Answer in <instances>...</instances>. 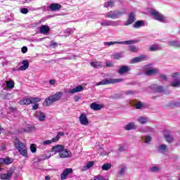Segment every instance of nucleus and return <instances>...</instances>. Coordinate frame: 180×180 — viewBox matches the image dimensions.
<instances>
[{
	"label": "nucleus",
	"instance_id": "nucleus-1",
	"mask_svg": "<svg viewBox=\"0 0 180 180\" xmlns=\"http://www.w3.org/2000/svg\"><path fill=\"white\" fill-rule=\"evenodd\" d=\"M63 97V92L59 91L53 95L50 96L49 97L46 98L43 103L44 106H51L54 102H57V101H60Z\"/></svg>",
	"mask_w": 180,
	"mask_h": 180
},
{
	"label": "nucleus",
	"instance_id": "nucleus-2",
	"mask_svg": "<svg viewBox=\"0 0 180 180\" xmlns=\"http://www.w3.org/2000/svg\"><path fill=\"white\" fill-rule=\"evenodd\" d=\"M14 146L20 155L27 158V148H26L24 143H22L19 141V140L16 139L14 141Z\"/></svg>",
	"mask_w": 180,
	"mask_h": 180
},
{
	"label": "nucleus",
	"instance_id": "nucleus-3",
	"mask_svg": "<svg viewBox=\"0 0 180 180\" xmlns=\"http://www.w3.org/2000/svg\"><path fill=\"white\" fill-rule=\"evenodd\" d=\"M126 11L124 10L122 11H110L108 13H105V18H110V19H117L119 16H122V15H124Z\"/></svg>",
	"mask_w": 180,
	"mask_h": 180
},
{
	"label": "nucleus",
	"instance_id": "nucleus-4",
	"mask_svg": "<svg viewBox=\"0 0 180 180\" xmlns=\"http://www.w3.org/2000/svg\"><path fill=\"white\" fill-rule=\"evenodd\" d=\"M123 81V79H104L101 80V82L96 83L97 86L99 85H109L110 84H118L119 82H122Z\"/></svg>",
	"mask_w": 180,
	"mask_h": 180
},
{
	"label": "nucleus",
	"instance_id": "nucleus-5",
	"mask_svg": "<svg viewBox=\"0 0 180 180\" xmlns=\"http://www.w3.org/2000/svg\"><path fill=\"white\" fill-rule=\"evenodd\" d=\"M179 72H174L172 74V77L174 78L173 81L171 83V86L174 88H179L180 86V77Z\"/></svg>",
	"mask_w": 180,
	"mask_h": 180
},
{
	"label": "nucleus",
	"instance_id": "nucleus-6",
	"mask_svg": "<svg viewBox=\"0 0 180 180\" xmlns=\"http://www.w3.org/2000/svg\"><path fill=\"white\" fill-rule=\"evenodd\" d=\"M63 136H64V132L59 131L55 138H53L52 140L44 141L42 144L44 146H49V144H51V143H56V141H58V140H60V137Z\"/></svg>",
	"mask_w": 180,
	"mask_h": 180
},
{
	"label": "nucleus",
	"instance_id": "nucleus-7",
	"mask_svg": "<svg viewBox=\"0 0 180 180\" xmlns=\"http://www.w3.org/2000/svg\"><path fill=\"white\" fill-rule=\"evenodd\" d=\"M136 43L135 40H129V41H110L105 42V46H112V44H134Z\"/></svg>",
	"mask_w": 180,
	"mask_h": 180
},
{
	"label": "nucleus",
	"instance_id": "nucleus-8",
	"mask_svg": "<svg viewBox=\"0 0 180 180\" xmlns=\"http://www.w3.org/2000/svg\"><path fill=\"white\" fill-rule=\"evenodd\" d=\"M150 14L152 16H155L154 19H155V20H158L159 22H164L165 20V17L157 11H151Z\"/></svg>",
	"mask_w": 180,
	"mask_h": 180
},
{
	"label": "nucleus",
	"instance_id": "nucleus-9",
	"mask_svg": "<svg viewBox=\"0 0 180 180\" xmlns=\"http://www.w3.org/2000/svg\"><path fill=\"white\" fill-rule=\"evenodd\" d=\"M150 89L153 91V92H158L160 94H165V90L164 89V86L158 84H152L150 86Z\"/></svg>",
	"mask_w": 180,
	"mask_h": 180
},
{
	"label": "nucleus",
	"instance_id": "nucleus-10",
	"mask_svg": "<svg viewBox=\"0 0 180 180\" xmlns=\"http://www.w3.org/2000/svg\"><path fill=\"white\" fill-rule=\"evenodd\" d=\"M13 174H15V170L11 169L6 174H1L0 178L3 180H11Z\"/></svg>",
	"mask_w": 180,
	"mask_h": 180
},
{
	"label": "nucleus",
	"instance_id": "nucleus-11",
	"mask_svg": "<svg viewBox=\"0 0 180 180\" xmlns=\"http://www.w3.org/2000/svg\"><path fill=\"white\" fill-rule=\"evenodd\" d=\"M70 174H72V168L65 169L63 172L60 174V179L61 180L67 179V176H68Z\"/></svg>",
	"mask_w": 180,
	"mask_h": 180
},
{
	"label": "nucleus",
	"instance_id": "nucleus-12",
	"mask_svg": "<svg viewBox=\"0 0 180 180\" xmlns=\"http://www.w3.org/2000/svg\"><path fill=\"white\" fill-rule=\"evenodd\" d=\"M60 158H68L70 157H72V153L70 150H67L65 149L62 150L60 153L59 154Z\"/></svg>",
	"mask_w": 180,
	"mask_h": 180
},
{
	"label": "nucleus",
	"instance_id": "nucleus-13",
	"mask_svg": "<svg viewBox=\"0 0 180 180\" xmlns=\"http://www.w3.org/2000/svg\"><path fill=\"white\" fill-rule=\"evenodd\" d=\"M79 120L81 123V124H83V126H86L89 124V121L88 120V117H86V114L82 113L79 117Z\"/></svg>",
	"mask_w": 180,
	"mask_h": 180
},
{
	"label": "nucleus",
	"instance_id": "nucleus-14",
	"mask_svg": "<svg viewBox=\"0 0 180 180\" xmlns=\"http://www.w3.org/2000/svg\"><path fill=\"white\" fill-rule=\"evenodd\" d=\"M158 151L161 154H165V153H168V151H169V148H168V146H167L165 144H162V145L159 146Z\"/></svg>",
	"mask_w": 180,
	"mask_h": 180
},
{
	"label": "nucleus",
	"instance_id": "nucleus-15",
	"mask_svg": "<svg viewBox=\"0 0 180 180\" xmlns=\"http://www.w3.org/2000/svg\"><path fill=\"white\" fill-rule=\"evenodd\" d=\"M22 65L18 68V71H25L29 68V61L27 60H24L22 61Z\"/></svg>",
	"mask_w": 180,
	"mask_h": 180
},
{
	"label": "nucleus",
	"instance_id": "nucleus-16",
	"mask_svg": "<svg viewBox=\"0 0 180 180\" xmlns=\"http://www.w3.org/2000/svg\"><path fill=\"white\" fill-rule=\"evenodd\" d=\"M64 150V146L62 145H57L52 148V153H55V154H57V153H59V155L60 153Z\"/></svg>",
	"mask_w": 180,
	"mask_h": 180
},
{
	"label": "nucleus",
	"instance_id": "nucleus-17",
	"mask_svg": "<svg viewBox=\"0 0 180 180\" xmlns=\"http://www.w3.org/2000/svg\"><path fill=\"white\" fill-rule=\"evenodd\" d=\"M61 8H63V6H61V4H57V3H53V4H51L50 6H49V9L51 11H60V9H61Z\"/></svg>",
	"mask_w": 180,
	"mask_h": 180
},
{
	"label": "nucleus",
	"instance_id": "nucleus-18",
	"mask_svg": "<svg viewBox=\"0 0 180 180\" xmlns=\"http://www.w3.org/2000/svg\"><path fill=\"white\" fill-rule=\"evenodd\" d=\"M165 139L169 143H174V141L175 140V138L173 136V135L169 133L165 134Z\"/></svg>",
	"mask_w": 180,
	"mask_h": 180
},
{
	"label": "nucleus",
	"instance_id": "nucleus-19",
	"mask_svg": "<svg viewBox=\"0 0 180 180\" xmlns=\"http://www.w3.org/2000/svg\"><path fill=\"white\" fill-rule=\"evenodd\" d=\"M130 69H129V66H121L120 70H117V72L120 75H123V74H126V72H129Z\"/></svg>",
	"mask_w": 180,
	"mask_h": 180
},
{
	"label": "nucleus",
	"instance_id": "nucleus-20",
	"mask_svg": "<svg viewBox=\"0 0 180 180\" xmlns=\"http://www.w3.org/2000/svg\"><path fill=\"white\" fill-rule=\"evenodd\" d=\"M84 91V86L79 85L71 90H69V94H77V92H81Z\"/></svg>",
	"mask_w": 180,
	"mask_h": 180
},
{
	"label": "nucleus",
	"instance_id": "nucleus-21",
	"mask_svg": "<svg viewBox=\"0 0 180 180\" xmlns=\"http://www.w3.org/2000/svg\"><path fill=\"white\" fill-rule=\"evenodd\" d=\"M39 32L42 34H47L50 32V27H49L48 25H42L39 28Z\"/></svg>",
	"mask_w": 180,
	"mask_h": 180
},
{
	"label": "nucleus",
	"instance_id": "nucleus-22",
	"mask_svg": "<svg viewBox=\"0 0 180 180\" xmlns=\"http://www.w3.org/2000/svg\"><path fill=\"white\" fill-rule=\"evenodd\" d=\"M36 130V128L33 126H28L25 128L21 129L20 131V133H24L25 131L26 133H30V131H34Z\"/></svg>",
	"mask_w": 180,
	"mask_h": 180
},
{
	"label": "nucleus",
	"instance_id": "nucleus-23",
	"mask_svg": "<svg viewBox=\"0 0 180 180\" xmlns=\"http://www.w3.org/2000/svg\"><path fill=\"white\" fill-rule=\"evenodd\" d=\"M135 15L134 13H131L129 15L128 20L127 21L125 25L128 26V25H131L134 22Z\"/></svg>",
	"mask_w": 180,
	"mask_h": 180
},
{
	"label": "nucleus",
	"instance_id": "nucleus-24",
	"mask_svg": "<svg viewBox=\"0 0 180 180\" xmlns=\"http://www.w3.org/2000/svg\"><path fill=\"white\" fill-rule=\"evenodd\" d=\"M101 26H116V22L110 20H104L101 22Z\"/></svg>",
	"mask_w": 180,
	"mask_h": 180
},
{
	"label": "nucleus",
	"instance_id": "nucleus-25",
	"mask_svg": "<svg viewBox=\"0 0 180 180\" xmlns=\"http://www.w3.org/2000/svg\"><path fill=\"white\" fill-rule=\"evenodd\" d=\"M91 109H93V110H101L103 106L102 105H99L96 103H93L90 105Z\"/></svg>",
	"mask_w": 180,
	"mask_h": 180
},
{
	"label": "nucleus",
	"instance_id": "nucleus-26",
	"mask_svg": "<svg viewBox=\"0 0 180 180\" xmlns=\"http://www.w3.org/2000/svg\"><path fill=\"white\" fill-rule=\"evenodd\" d=\"M95 165V162L94 161H90L86 163V166L83 167L82 168V171H86L87 169H89V168H92Z\"/></svg>",
	"mask_w": 180,
	"mask_h": 180
},
{
	"label": "nucleus",
	"instance_id": "nucleus-27",
	"mask_svg": "<svg viewBox=\"0 0 180 180\" xmlns=\"http://www.w3.org/2000/svg\"><path fill=\"white\" fill-rule=\"evenodd\" d=\"M136 129V124L134 122H129L124 127V129L127 131L134 130Z\"/></svg>",
	"mask_w": 180,
	"mask_h": 180
},
{
	"label": "nucleus",
	"instance_id": "nucleus-28",
	"mask_svg": "<svg viewBox=\"0 0 180 180\" xmlns=\"http://www.w3.org/2000/svg\"><path fill=\"white\" fill-rule=\"evenodd\" d=\"M167 44H169V46H172V47H176L177 49H179L180 47V41H170L167 42Z\"/></svg>",
	"mask_w": 180,
	"mask_h": 180
},
{
	"label": "nucleus",
	"instance_id": "nucleus-29",
	"mask_svg": "<svg viewBox=\"0 0 180 180\" xmlns=\"http://www.w3.org/2000/svg\"><path fill=\"white\" fill-rule=\"evenodd\" d=\"M90 65L94 68H101L102 63L99 61L91 62Z\"/></svg>",
	"mask_w": 180,
	"mask_h": 180
},
{
	"label": "nucleus",
	"instance_id": "nucleus-30",
	"mask_svg": "<svg viewBox=\"0 0 180 180\" xmlns=\"http://www.w3.org/2000/svg\"><path fill=\"white\" fill-rule=\"evenodd\" d=\"M20 105H30V98H25L24 99H22L19 102Z\"/></svg>",
	"mask_w": 180,
	"mask_h": 180
},
{
	"label": "nucleus",
	"instance_id": "nucleus-31",
	"mask_svg": "<svg viewBox=\"0 0 180 180\" xmlns=\"http://www.w3.org/2000/svg\"><path fill=\"white\" fill-rule=\"evenodd\" d=\"M137 122H139V123H140L141 124H146V123L148 122V118L146 117H139L137 119Z\"/></svg>",
	"mask_w": 180,
	"mask_h": 180
},
{
	"label": "nucleus",
	"instance_id": "nucleus-32",
	"mask_svg": "<svg viewBox=\"0 0 180 180\" xmlns=\"http://www.w3.org/2000/svg\"><path fill=\"white\" fill-rule=\"evenodd\" d=\"M148 57L146 55H141L136 58V63H141V61H146Z\"/></svg>",
	"mask_w": 180,
	"mask_h": 180
},
{
	"label": "nucleus",
	"instance_id": "nucleus-33",
	"mask_svg": "<svg viewBox=\"0 0 180 180\" xmlns=\"http://www.w3.org/2000/svg\"><path fill=\"white\" fill-rule=\"evenodd\" d=\"M110 168H112V164L110 163H105L101 167V169H103V171H109Z\"/></svg>",
	"mask_w": 180,
	"mask_h": 180
},
{
	"label": "nucleus",
	"instance_id": "nucleus-34",
	"mask_svg": "<svg viewBox=\"0 0 180 180\" xmlns=\"http://www.w3.org/2000/svg\"><path fill=\"white\" fill-rule=\"evenodd\" d=\"M136 109H146V104L143 103V102L139 101L136 103Z\"/></svg>",
	"mask_w": 180,
	"mask_h": 180
},
{
	"label": "nucleus",
	"instance_id": "nucleus-35",
	"mask_svg": "<svg viewBox=\"0 0 180 180\" xmlns=\"http://www.w3.org/2000/svg\"><path fill=\"white\" fill-rule=\"evenodd\" d=\"M113 5H115V1L113 0H110L104 4V8H112Z\"/></svg>",
	"mask_w": 180,
	"mask_h": 180
},
{
	"label": "nucleus",
	"instance_id": "nucleus-36",
	"mask_svg": "<svg viewBox=\"0 0 180 180\" xmlns=\"http://www.w3.org/2000/svg\"><path fill=\"white\" fill-rule=\"evenodd\" d=\"M41 101V98H37V97L30 98V103L36 104L37 103V102H40Z\"/></svg>",
	"mask_w": 180,
	"mask_h": 180
},
{
	"label": "nucleus",
	"instance_id": "nucleus-37",
	"mask_svg": "<svg viewBox=\"0 0 180 180\" xmlns=\"http://www.w3.org/2000/svg\"><path fill=\"white\" fill-rule=\"evenodd\" d=\"M157 72V70L152 68L150 70H148L146 72V75H154Z\"/></svg>",
	"mask_w": 180,
	"mask_h": 180
},
{
	"label": "nucleus",
	"instance_id": "nucleus-38",
	"mask_svg": "<svg viewBox=\"0 0 180 180\" xmlns=\"http://www.w3.org/2000/svg\"><path fill=\"white\" fill-rule=\"evenodd\" d=\"M6 86L8 89H12L15 86V82L12 80L7 82Z\"/></svg>",
	"mask_w": 180,
	"mask_h": 180
},
{
	"label": "nucleus",
	"instance_id": "nucleus-39",
	"mask_svg": "<svg viewBox=\"0 0 180 180\" xmlns=\"http://www.w3.org/2000/svg\"><path fill=\"white\" fill-rule=\"evenodd\" d=\"M38 119L40 122H44L46 120V114L40 111Z\"/></svg>",
	"mask_w": 180,
	"mask_h": 180
},
{
	"label": "nucleus",
	"instance_id": "nucleus-40",
	"mask_svg": "<svg viewBox=\"0 0 180 180\" xmlns=\"http://www.w3.org/2000/svg\"><path fill=\"white\" fill-rule=\"evenodd\" d=\"M4 165H9V164H12V159L10 158H3Z\"/></svg>",
	"mask_w": 180,
	"mask_h": 180
},
{
	"label": "nucleus",
	"instance_id": "nucleus-41",
	"mask_svg": "<svg viewBox=\"0 0 180 180\" xmlns=\"http://www.w3.org/2000/svg\"><path fill=\"white\" fill-rule=\"evenodd\" d=\"M126 169H127L126 166L121 167L119 171V175H121V176L124 175V172H126Z\"/></svg>",
	"mask_w": 180,
	"mask_h": 180
},
{
	"label": "nucleus",
	"instance_id": "nucleus-42",
	"mask_svg": "<svg viewBox=\"0 0 180 180\" xmlns=\"http://www.w3.org/2000/svg\"><path fill=\"white\" fill-rule=\"evenodd\" d=\"M129 46L128 51H131V53H136V46L131 44H127Z\"/></svg>",
	"mask_w": 180,
	"mask_h": 180
},
{
	"label": "nucleus",
	"instance_id": "nucleus-43",
	"mask_svg": "<svg viewBox=\"0 0 180 180\" xmlns=\"http://www.w3.org/2000/svg\"><path fill=\"white\" fill-rule=\"evenodd\" d=\"M141 26H144V21L138 20L136 22V27H141Z\"/></svg>",
	"mask_w": 180,
	"mask_h": 180
},
{
	"label": "nucleus",
	"instance_id": "nucleus-44",
	"mask_svg": "<svg viewBox=\"0 0 180 180\" xmlns=\"http://www.w3.org/2000/svg\"><path fill=\"white\" fill-rule=\"evenodd\" d=\"M30 150H31V153H36V151H37V148H36V145L34 143H32L30 145Z\"/></svg>",
	"mask_w": 180,
	"mask_h": 180
},
{
	"label": "nucleus",
	"instance_id": "nucleus-45",
	"mask_svg": "<svg viewBox=\"0 0 180 180\" xmlns=\"http://www.w3.org/2000/svg\"><path fill=\"white\" fill-rule=\"evenodd\" d=\"M160 171V167L157 166H153L150 168V172H158Z\"/></svg>",
	"mask_w": 180,
	"mask_h": 180
},
{
	"label": "nucleus",
	"instance_id": "nucleus-46",
	"mask_svg": "<svg viewBox=\"0 0 180 180\" xmlns=\"http://www.w3.org/2000/svg\"><path fill=\"white\" fill-rule=\"evenodd\" d=\"M21 13H23L24 15H27V13H29V9L26 8H22L20 9Z\"/></svg>",
	"mask_w": 180,
	"mask_h": 180
},
{
	"label": "nucleus",
	"instance_id": "nucleus-47",
	"mask_svg": "<svg viewBox=\"0 0 180 180\" xmlns=\"http://www.w3.org/2000/svg\"><path fill=\"white\" fill-rule=\"evenodd\" d=\"M113 58L115 60H119V58H122V55H120V53H117L113 55Z\"/></svg>",
	"mask_w": 180,
	"mask_h": 180
},
{
	"label": "nucleus",
	"instance_id": "nucleus-48",
	"mask_svg": "<svg viewBox=\"0 0 180 180\" xmlns=\"http://www.w3.org/2000/svg\"><path fill=\"white\" fill-rule=\"evenodd\" d=\"M150 50V51H156V50H158V46H157V45H152Z\"/></svg>",
	"mask_w": 180,
	"mask_h": 180
},
{
	"label": "nucleus",
	"instance_id": "nucleus-49",
	"mask_svg": "<svg viewBox=\"0 0 180 180\" xmlns=\"http://www.w3.org/2000/svg\"><path fill=\"white\" fill-rule=\"evenodd\" d=\"M37 109H39V103H37L32 106V110H37Z\"/></svg>",
	"mask_w": 180,
	"mask_h": 180
},
{
	"label": "nucleus",
	"instance_id": "nucleus-50",
	"mask_svg": "<svg viewBox=\"0 0 180 180\" xmlns=\"http://www.w3.org/2000/svg\"><path fill=\"white\" fill-rule=\"evenodd\" d=\"M21 51H22V53H23V54H25V53H27V47L23 46V47L21 49Z\"/></svg>",
	"mask_w": 180,
	"mask_h": 180
},
{
	"label": "nucleus",
	"instance_id": "nucleus-51",
	"mask_svg": "<svg viewBox=\"0 0 180 180\" xmlns=\"http://www.w3.org/2000/svg\"><path fill=\"white\" fill-rule=\"evenodd\" d=\"M150 141H151V137L150 136H146V139H145V143H150Z\"/></svg>",
	"mask_w": 180,
	"mask_h": 180
},
{
	"label": "nucleus",
	"instance_id": "nucleus-52",
	"mask_svg": "<svg viewBox=\"0 0 180 180\" xmlns=\"http://www.w3.org/2000/svg\"><path fill=\"white\" fill-rule=\"evenodd\" d=\"M105 67H113V63L112 62H106Z\"/></svg>",
	"mask_w": 180,
	"mask_h": 180
},
{
	"label": "nucleus",
	"instance_id": "nucleus-53",
	"mask_svg": "<svg viewBox=\"0 0 180 180\" xmlns=\"http://www.w3.org/2000/svg\"><path fill=\"white\" fill-rule=\"evenodd\" d=\"M160 78H161L162 79H163L164 81H167V76L165 75H162L161 74L160 75Z\"/></svg>",
	"mask_w": 180,
	"mask_h": 180
},
{
	"label": "nucleus",
	"instance_id": "nucleus-54",
	"mask_svg": "<svg viewBox=\"0 0 180 180\" xmlns=\"http://www.w3.org/2000/svg\"><path fill=\"white\" fill-rule=\"evenodd\" d=\"M50 46L51 47H57V42L51 41Z\"/></svg>",
	"mask_w": 180,
	"mask_h": 180
},
{
	"label": "nucleus",
	"instance_id": "nucleus-55",
	"mask_svg": "<svg viewBox=\"0 0 180 180\" xmlns=\"http://www.w3.org/2000/svg\"><path fill=\"white\" fill-rule=\"evenodd\" d=\"M79 99H81V98L79 96H75L74 97L75 102H78V101H79Z\"/></svg>",
	"mask_w": 180,
	"mask_h": 180
},
{
	"label": "nucleus",
	"instance_id": "nucleus-56",
	"mask_svg": "<svg viewBox=\"0 0 180 180\" xmlns=\"http://www.w3.org/2000/svg\"><path fill=\"white\" fill-rule=\"evenodd\" d=\"M49 84H50V85H54V84H56V80L50 79L49 80Z\"/></svg>",
	"mask_w": 180,
	"mask_h": 180
},
{
	"label": "nucleus",
	"instance_id": "nucleus-57",
	"mask_svg": "<svg viewBox=\"0 0 180 180\" xmlns=\"http://www.w3.org/2000/svg\"><path fill=\"white\" fill-rule=\"evenodd\" d=\"M125 94L127 95H133V94H134V91H126Z\"/></svg>",
	"mask_w": 180,
	"mask_h": 180
},
{
	"label": "nucleus",
	"instance_id": "nucleus-58",
	"mask_svg": "<svg viewBox=\"0 0 180 180\" xmlns=\"http://www.w3.org/2000/svg\"><path fill=\"white\" fill-rule=\"evenodd\" d=\"M136 63V58H134L133 59L131 60V64H135Z\"/></svg>",
	"mask_w": 180,
	"mask_h": 180
},
{
	"label": "nucleus",
	"instance_id": "nucleus-59",
	"mask_svg": "<svg viewBox=\"0 0 180 180\" xmlns=\"http://www.w3.org/2000/svg\"><path fill=\"white\" fill-rule=\"evenodd\" d=\"M124 150V147H123V146H120L119 148L120 153H122V151H123Z\"/></svg>",
	"mask_w": 180,
	"mask_h": 180
},
{
	"label": "nucleus",
	"instance_id": "nucleus-60",
	"mask_svg": "<svg viewBox=\"0 0 180 180\" xmlns=\"http://www.w3.org/2000/svg\"><path fill=\"white\" fill-rule=\"evenodd\" d=\"M0 164L1 165H4V158H0Z\"/></svg>",
	"mask_w": 180,
	"mask_h": 180
},
{
	"label": "nucleus",
	"instance_id": "nucleus-61",
	"mask_svg": "<svg viewBox=\"0 0 180 180\" xmlns=\"http://www.w3.org/2000/svg\"><path fill=\"white\" fill-rule=\"evenodd\" d=\"M139 131H141V133H145L146 132V129H140Z\"/></svg>",
	"mask_w": 180,
	"mask_h": 180
},
{
	"label": "nucleus",
	"instance_id": "nucleus-62",
	"mask_svg": "<svg viewBox=\"0 0 180 180\" xmlns=\"http://www.w3.org/2000/svg\"><path fill=\"white\" fill-rule=\"evenodd\" d=\"M1 151H5V150H6V148L5 146H3L1 147Z\"/></svg>",
	"mask_w": 180,
	"mask_h": 180
},
{
	"label": "nucleus",
	"instance_id": "nucleus-63",
	"mask_svg": "<svg viewBox=\"0 0 180 180\" xmlns=\"http://www.w3.org/2000/svg\"><path fill=\"white\" fill-rule=\"evenodd\" d=\"M45 179L46 180H50V176H45Z\"/></svg>",
	"mask_w": 180,
	"mask_h": 180
},
{
	"label": "nucleus",
	"instance_id": "nucleus-64",
	"mask_svg": "<svg viewBox=\"0 0 180 180\" xmlns=\"http://www.w3.org/2000/svg\"><path fill=\"white\" fill-rule=\"evenodd\" d=\"M32 0H25V2L28 4L29 2H31Z\"/></svg>",
	"mask_w": 180,
	"mask_h": 180
}]
</instances>
